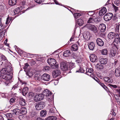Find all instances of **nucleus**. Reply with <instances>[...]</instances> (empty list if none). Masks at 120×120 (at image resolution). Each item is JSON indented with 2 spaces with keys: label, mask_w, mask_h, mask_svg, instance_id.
<instances>
[{
  "label": "nucleus",
  "mask_w": 120,
  "mask_h": 120,
  "mask_svg": "<svg viewBox=\"0 0 120 120\" xmlns=\"http://www.w3.org/2000/svg\"><path fill=\"white\" fill-rule=\"evenodd\" d=\"M47 62L48 64L51 66L54 65L55 68H57L58 67V65L57 64H55L56 63V61L55 59L51 58H49Z\"/></svg>",
  "instance_id": "obj_3"
},
{
  "label": "nucleus",
  "mask_w": 120,
  "mask_h": 120,
  "mask_svg": "<svg viewBox=\"0 0 120 120\" xmlns=\"http://www.w3.org/2000/svg\"><path fill=\"white\" fill-rule=\"evenodd\" d=\"M90 30L94 33L97 32L98 31L97 27L95 26L94 25V26H93Z\"/></svg>",
  "instance_id": "obj_36"
},
{
  "label": "nucleus",
  "mask_w": 120,
  "mask_h": 120,
  "mask_svg": "<svg viewBox=\"0 0 120 120\" xmlns=\"http://www.w3.org/2000/svg\"><path fill=\"white\" fill-rule=\"evenodd\" d=\"M88 15L91 16H93V17H95V14L94 11H89L88 13Z\"/></svg>",
  "instance_id": "obj_33"
},
{
  "label": "nucleus",
  "mask_w": 120,
  "mask_h": 120,
  "mask_svg": "<svg viewBox=\"0 0 120 120\" xmlns=\"http://www.w3.org/2000/svg\"><path fill=\"white\" fill-rule=\"evenodd\" d=\"M94 25L87 24L85 25V27H86L89 30H91L93 26H94Z\"/></svg>",
  "instance_id": "obj_37"
},
{
  "label": "nucleus",
  "mask_w": 120,
  "mask_h": 120,
  "mask_svg": "<svg viewBox=\"0 0 120 120\" xmlns=\"http://www.w3.org/2000/svg\"><path fill=\"white\" fill-rule=\"evenodd\" d=\"M97 82L101 86H102L104 89H105L106 90H107V89H108L107 87L106 86L104 83H102L99 81L98 79L97 78V79H95Z\"/></svg>",
  "instance_id": "obj_16"
},
{
  "label": "nucleus",
  "mask_w": 120,
  "mask_h": 120,
  "mask_svg": "<svg viewBox=\"0 0 120 120\" xmlns=\"http://www.w3.org/2000/svg\"><path fill=\"white\" fill-rule=\"evenodd\" d=\"M78 24L80 26H81L83 24V21L81 19H79L77 20Z\"/></svg>",
  "instance_id": "obj_38"
},
{
  "label": "nucleus",
  "mask_w": 120,
  "mask_h": 120,
  "mask_svg": "<svg viewBox=\"0 0 120 120\" xmlns=\"http://www.w3.org/2000/svg\"><path fill=\"white\" fill-rule=\"evenodd\" d=\"M2 78L5 80L4 81V83L6 86L8 85L10 83V80L12 78L11 76L9 75L5 74L2 76Z\"/></svg>",
  "instance_id": "obj_1"
},
{
  "label": "nucleus",
  "mask_w": 120,
  "mask_h": 120,
  "mask_svg": "<svg viewBox=\"0 0 120 120\" xmlns=\"http://www.w3.org/2000/svg\"><path fill=\"white\" fill-rule=\"evenodd\" d=\"M17 2V0H10L9 1V4L10 5H14Z\"/></svg>",
  "instance_id": "obj_27"
},
{
  "label": "nucleus",
  "mask_w": 120,
  "mask_h": 120,
  "mask_svg": "<svg viewBox=\"0 0 120 120\" xmlns=\"http://www.w3.org/2000/svg\"><path fill=\"white\" fill-rule=\"evenodd\" d=\"M15 99L14 98H11L10 100V102L13 103L15 101Z\"/></svg>",
  "instance_id": "obj_62"
},
{
  "label": "nucleus",
  "mask_w": 120,
  "mask_h": 120,
  "mask_svg": "<svg viewBox=\"0 0 120 120\" xmlns=\"http://www.w3.org/2000/svg\"><path fill=\"white\" fill-rule=\"evenodd\" d=\"M22 114L21 113V114L19 115V119L20 120H22Z\"/></svg>",
  "instance_id": "obj_63"
},
{
  "label": "nucleus",
  "mask_w": 120,
  "mask_h": 120,
  "mask_svg": "<svg viewBox=\"0 0 120 120\" xmlns=\"http://www.w3.org/2000/svg\"><path fill=\"white\" fill-rule=\"evenodd\" d=\"M38 96H39L38 95H35L34 98V100L36 101H39V99H38Z\"/></svg>",
  "instance_id": "obj_48"
},
{
  "label": "nucleus",
  "mask_w": 120,
  "mask_h": 120,
  "mask_svg": "<svg viewBox=\"0 0 120 120\" xmlns=\"http://www.w3.org/2000/svg\"><path fill=\"white\" fill-rule=\"evenodd\" d=\"M116 50L111 49L110 51L109 54V57H112L114 56L116 53Z\"/></svg>",
  "instance_id": "obj_18"
},
{
  "label": "nucleus",
  "mask_w": 120,
  "mask_h": 120,
  "mask_svg": "<svg viewBox=\"0 0 120 120\" xmlns=\"http://www.w3.org/2000/svg\"><path fill=\"white\" fill-rule=\"evenodd\" d=\"M28 88L27 87H25L23 88V95H26L28 93Z\"/></svg>",
  "instance_id": "obj_31"
},
{
  "label": "nucleus",
  "mask_w": 120,
  "mask_h": 120,
  "mask_svg": "<svg viewBox=\"0 0 120 120\" xmlns=\"http://www.w3.org/2000/svg\"><path fill=\"white\" fill-rule=\"evenodd\" d=\"M13 112L16 115H19L21 114L22 111L19 109H16L13 110Z\"/></svg>",
  "instance_id": "obj_20"
},
{
  "label": "nucleus",
  "mask_w": 120,
  "mask_h": 120,
  "mask_svg": "<svg viewBox=\"0 0 120 120\" xmlns=\"http://www.w3.org/2000/svg\"><path fill=\"white\" fill-rule=\"evenodd\" d=\"M25 72L27 75H28L29 77L32 76L33 74V73L31 72V70H28Z\"/></svg>",
  "instance_id": "obj_28"
},
{
  "label": "nucleus",
  "mask_w": 120,
  "mask_h": 120,
  "mask_svg": "<svg viewBox=\"0 0 120 120\" xmlns=\"http://www.w3.org/2000/svg\"><path fill=\"white\" fill-rule=\"evenodd\" d=\"M44 1V0H35V2L39 4H41Z\"/></svg>",
  "instance_id": "obj_47"
},
{
  "label": "nucleus",
  "mask_w": 120,
  "mask_h": 120,
  "mask_svg": "<svg viewBox=\"0 0 120 120\" xmlns=\"http://www.w3.org/2000/svg\"><path fill=\"white\" fill-rule=\"evenodd\" d=\"M101 54L104 55H106L108 53V50L106 49H103L101 51Z\"/></svg>",
  "instance_id": "obj_34"
},
{
  "label": "nucleus",
  "mask_w": 120,
  "mask_h": 120,
  "mask_svg": "<svg viewBox=\"0 0 120 120\" xmlns=\"http://www.w3.org/2000/svg\"><path fill=\"white\" fill-rule=\"evenodd\" d=\"M4 36V34L2 33H0V38H2Z\"/></svg>",
  "instance_id": "obj_64"
},
{
  "label": "nucleus",
  "mask_w": 120,
  "mask_h": 120,
  "mask_svg": "<svg viewBox=\"0 0 120 120\" xmlns=\"http://www.w3.org/2000/svg\"><path fill=\"white\" fill-rule=\"evenodd\" d=\"M61 69L63 71L67 70L68 69V67L66 64L64 62H61L60 64Z\"/></svg>",
  "instance_id": "obj_11"
},
{
  "label": "nucleus",
  "mask_w": 120,
  "mask_h": 120,
  "mask_svg": "<svg viewBox=\"0 0 120 120\" xmlns=\"http://www.w3.org/2000/svg\"><path fill=\"white\" fill-rule=\"evenodd\" d=\"M6 116L8 118H11L12 116V114L11 113H7L6 114Z\"/></svg>",
  "instance_id": "obj_53"
},
{
  "label": "nucleus",
  "mask_w": 120,
  "mask_h": 120,
  "mask_svg": "<svg viewBox=\"0 0 120 120\" xmlns=\"http://www.w3.org/2000/svg\"><path fill=\"white\" fill-rule=\"evenodd\" d=\"M43 102H41L37 104L35 106L36 109L39 110L43 109L45 106Z\"/></svg>",
  "instance_id": "obj_6"
},
{
  "label": "nucleus",
  "mask_w": 120,
  "mask_h": 120,
  "mask_svg": "<svg viewBox=\"0 0 120 120\" xmlns=\"http://www.w3.org/2000/svg\"><path fill=\"white\" fill-rule=\"evenodd\" d=\"M106 27L105 25L103 23L100 24L98 27V29L101 32H104L106 29Z\"/></svg>",
  "instance_id": "obj_14"
},
{
  "label": "nucleus",
  "mask_w": 120,
  "mask_h": 120,
  "mask_svg": "<svg viewBox=\"0 0 120 120\" xmlns=\"http://www.w3.org/2000/svg\"><path fill=\"white\" fill-rule=\"evenodd\" d=\"M17 51L18 54L21 56H22V50L20 49L19 48L17 49Z\"/></svg>",
  "instance_id": "obj_40"
},
{
  "label": "nucleus",
  "mask_w": 120,
  "mask_h": 120,
  "mask_svg": "<svg viewBox=\"0 0 120 120\" xmlns=\"http://www.w3.org/2000/svg\"><path fill=\"white\" fill-rule=\"evenodd\" d=\"M27 111L26 107H23V114H25L26 113Z\"/></svg>",
  "instance_id": "obj_54"
},
{
  "label": "nucleus",
  "mask_w": 120,
  "mask_h": 120,
  "mask_svg": "<svg viewBox=\"0 0 120 120\" xmlns=\"http://www.w3.org/2000/svg\"><path fill=\"white\" fill-rule=\"evenodd\" d=\"M46 114V111L45 110H42L40 113V115L42 117L45 116Z\"/></svg>",
  "instance_id": "obj_29"
},
{
  "label": "nucleus",
  "mask_w": 120,
  "mask_h": 120,
  "mask_svg": "<svg viewBox=\"0 0 120 120\" xmlns=\"http://www.w3.org/2000/svg\"><path fill=\"white\" fill-rule=\"evenodd\" d=\"M115 92L118 95L120 94V88H118V89L115 90Z\"/></svg>",
  "instance_id": "obj_50"
},
{
  "label": "nucleus",
  "mask_w": 120,
  "mask_h": 120,
  "mask_svg": "<svg viewBox=\"0 0 120 120\" xmlns=\"http://www.w3.org/2000/svg\"><path fill=\"white\" fill-rule=\"evenodd\" d=\"M74 15L75 18L77 19L81 15V14L79 13H74Z\"/></svg>",
  "instance_id": "obj_39"
},
{
  "label": "nucleus",
  "mask_w": 120,
  "mask_h": 120,
  "mask_svg": "<svg viewBox=\"0 0 120 120\" xmlns=\"http://www.w3.org/2000/svg\"><path fill=\"white\" fill-rule=\"evenodd\" d=\"M78 49V46L76 44H74L72 45L71 49L74 51H76Z\"/></svg>",
  "instance_id": "obj_25"
},
{
  "label": "nucleus",
  "mask_w": 120,
  "mask_h": 120,
  "mask_svg": "<svg viewBox=\"0 0 120 120\" xmlns=\"http://www.w3.org/2000/svg\"><path fill=\"white\" fill-rule=\"evenodd\" d=\"M115 33L113 32L109 33L108 35V38L110 39H111L113 38L114 37Z\"/></svg>",
  "instance_id": "obj_23"
},
{
  "label": "nucleus",
  "mask_w": 120,
  "mask_h": 120,
  "mask_svg": "<svg viewBox=\"0 0 120 120\" xmlns=\"http://www.w3.org/2000/svg\"><path fill=\"white\" fill-rule=\"evenodd\" d=\"M41 79L44 81H48L50 78V76L49 75L45 73L42 75L41 77Z\"/></svg>",
  "instance_id": "obj_8"
},
{
  "label": "nucleus",
  "mask_w": 120,
  "mask_h": 120,
  "mask_svg": "<svg viewBox=\"0 0 120 120\" xmlns=\"http://www.w3.org/2000/svg\"><path fill=\"white\" fill-rule=\"evenodd\" d=\"M56 110L54 108H51L49 112L51 113H54L55 112Z\"/></svg>",
  "instance_id": "obj_45"
},
{
  "label": "nucleus",
  "mask_w": 120,
  "mask_h": 120,
  "mask_svg": "<svg viewBox=\"0 0 120 120\" xmlns=\"http://www.w3.org/2000/svg\"><path fill=\"white\" fill-rule=\"evenodd\" d=\"M71 54L70 51L69 50H67L65 51L64 52L63 56L65 57L69 56Z\"/></svg>",
  "instance_id": "obj_24"
},
{
  "label": "nucleus",
  "mask_w": 120,
  "mask_h": 120,
  "mask_svg": "<svg viewBox=\"0 0 120 120\" xmlns=\"http://www.w3.org/2000/svg\"><path fill=\"white\" fill-rule=\"evenodd\" d=\"M113 65H114V67H116V66L118 64V60H115L114 63H113Z\"/></svg>",
  "instance_id": "obj_55"
},
{
  "label": "nucleus",
  "mask_w": 120,
  "mask_h": 120,
  "mask_svg": "<svg viewBox=\"0 0 120 120\" xmlns=\"http://www.w3.org/2000/svg\"><path fill=\"white\" fill-rule=\"evenodd\" d=\"M107 11V10L106 8L104 7L100 11L99 13V15L100 16H102L104 15Z\"/></svg>",
  "instance_id": "obj_15"
},
{
  "label": "nucleus",
  "mask_w": 120,
  "mask_h": 120,
  "mask_svg": "<svg viewBox=\"0 0 120 120\" xmlns=\"http://www.w3.org/2000/svg\"><path fill=\"white\" fill-rule=\"evenodd\" d=\"M90 57L91 61L92 62H94L97 60V57L94 54H91Z\"/></svg>",
  "instance_id": "obj_12"
},
{
  "label": "nucleus",
  "mask_w": 120,
  "mask_h": 120,
  "mask_svg": "<svg viewBox=\"0 0 120 120\" xmlns=\"http://www.w3.org/2000/svg\"><path fill=\"white\" fill-rule=\"evenodd\" d=\"M7 71V68H4L2 69L0 71V72L2 73H4Z\"/></svg>",
  "instance_id": "obj_41"
},
{
  "label": "nucleus",
  "mask_w": 120,
  "mask_h": 120,
  "mask_svg": "<svg viewBox=\"0 0 120 120\" xmlns=\"http://www.w3.org/2000/svg\"><path fill=\"white\" fill-rule=\"evenodd\" d=\"M104 80L105 82H107L108 83H112V81L110 78L109 77H105L104 78Z\"/></svg>",
  "instance_id": "obj_26"
},
{
  "label": "nucleus",
  "mask_w": 120,
  "mask_h": 120,
  "mask_svg": "<svg viewBox=\"0 0 120 120\" xmlns=\"http://www.w3.org/2000/svg\"><path fill=\"white\" fill-rule=\"evenodd\" d=\"M112 13H107L104 16V19L106 21H108L111 19L112 17Z\"/></svg>",
  "instance_id": "obj_7"
},
{
  "label": "nucleus",
  "mask_w": 120,
  "mask_h": 120,
  "mask_svg": "<svg viewBox=\"0 0 120 120\" xmlns=\"http://www.w3.org/2000/svg\"><path fill=\"white\" fill-rule=\"evenodd\" d=\"M96 41L97 44L99 46H102L104 45V42L102 40L99 38H97Z\"/></svg>",
  "instance_id": "obj_13"
},
{
  "label": "nucleus",
  "mask_w": 120,
  "mask_h": 120,
  "mask_svg": "<svg viewBox=\"0 0 120 120\" xmlns=\"http://www.w3.org/2000/svg\"><path fill=\"white\" fill-rule=\"evenodd\" d=\"M29 96L30 98L34 96V94L32 92L29 93Z\"/></svg>",
  "instance_id": "obj_59"
},
{
  "label": "nucleus",
  "mask_w": 120,
  "mask_h": 120,
  "mask_svg": "<svg viewBox=\"0 0 120 120\" xmlns=\"http://www.w3.org/2000/svg\"><path fill=\"white\" fill-rule=\"evenodd\" d=\"M109 86L111 88H116L117 87V85H113L112 84H109Z\"/></svg>",
  "instance_id": "obj_52"
},
{
  "label": "nucleus",
  "mask_w": 120,
  "mask_h": 120,
  "mask_svg": "<svg viewBox=\"0 0 120 120\" xmlns=\"http://www.w3.org/2000/svg\"><path fill=\"white\" fill-rule=\"evenodd\" d=\"M79 53H75L73 56V58L74 59H79Z\"/></svg>",
  "instance_id": "obj_35"
},
{
  "label": "nucleus",
  "mask_w": 120,
  "mask_h": 120,
  "mask_svg": "<svg viewBox=\"0 0 120 120\" xmlns=\"http://www.w3.org/2000/svg\"><path fill=\"white\" fill-rule=\"evenodd\" d=\"M115 76L117 77L120 76V68H117L115 71Z\"/></svg>",
  "instance_id": "obj_19"
},
{
  "label": "nucleus",
  "mask_w": 120,
  "mask_h": 120,
  "mask_svg": "<svg viewBox=\"0 0 120 120\" xmlns=\"http://www.w3.org/2000/svg\"><path fill=\"white\" fill-rule=\"evenodd\" d=\"M116 30V32H118L119 31V24H116L115 26Z\"/></svg>",
  "instance_id": "obj_44"
},
{
  "label": "nucleus",
  "mask_w": 120,
  "mask_h": 120,
  "mask_svg": "<svg viewBox=\"0 0 120 120\" xmlns=\"http://www.w3.org/2000/svg\"><path fill=\"white\" fill-rule=\"evenodd\" d=\"M41 76L39 74H36L34 76V79L36 80H39Z\"/></svg>",
  "instance_id": "obj_32"
},
{
  "label": "nucleus",
  "mask_w": 120,
  "mask_h": 120,
  "mask_svg": "<svg viewBox=\"0 0 120 120\" xmlns=\"http://www.w3.org/2000/svg\"><path fill=\"white\" fill-rule=\"evenodd\" d=\"M84 72V70H83L82 68H80L79 69L78 71H76V72Z\"/></svg>",
  "instance_id": "obj_58"
},
{
  "label": "nucleus",
  "mask_w": 120,
  "mask_h": 120,
  "mask_svg": "<svg viewBox=\"0 0 120 120\" xmlns=\"http://www.w3.org/2000/svg\"><path fill=\"white\" fill-rule=\"evenodd\" d=\"M99 61L101 64H105L108 62V59L106 58H101L100 59Z\"/></svg>",
  "instance_id": "obj_17"
},
{
  "label": "nucleus",
  "mask_w": 120,
  "mask_h": 120,
  "mask_svg": "<svg viewBox=\"0 0 120 120\" xmlns=\"http://www.w3.org/2000/svg\"><path fill=\"white\" fill-rule=\"evenodd\" d=\"M112 6L113 8L115 10V11L116 12L118 9V7L116 6L114 4H113Z\"/></svg>",
  "instance_id": "obj_60"
},
{
  "label": "nucleus",
  "mask_w": 120,
  "mask_h": 120,
  "mask_svg": "<svg viewBox=\"0 0 120 120\" xmlns=\"http://www.w3.org/2000/svg\"><path fill=\"white\" fill-rule=\"evenodd\" d=\"M30 65H34L35 63V62L33 60H31L30 61Z\"/></svg>",
  "instance_id": "obj_57"
},
{
  "label": "nucleus",
  "mask_w": 120,
  "mask_h": 120,
  "mask_svg": "<svg viewBox=\"0 0 120 120\" xmlns=\"http://www.w3.org/2000/svg\"><path fill=\"white\" fill-rule=\"evenodd\" d=\"M110 114L112 115L113 117H114L116 115V114L115 113L113 110L111 111Z\"/></svg>",
  "instance_id": "obj_61"
},
{
  "label": "nucleus",
  "mask_w": 120,
  "mask_h": 120,
  "mask_svg": "<svg viewBox=\"0 0 120 120\" xmlns=\"http://www.w3.org/2000/svg\"><path fill=\"white\" fill-rule=\"evenodd\" d=\"M43 70L46 71L49 70L50 69V68L48 66H45L43 68Z\"/></svg>",
  "instance_id": "obj_49"
},
{
  "label": "nucleus",
  "mask_w": 120,
  "mask_h": 120,
  "mask_svg": "<svg viewBox=\"0 0 120 120\" xmlns=\"http://www.w3.org/2000/svg\"><path fill=\"white\" fill-rule=\"evenodd\" d=\"M115 38V41L116 43H118L119 42V41L120 38L119 37V36L118 35V34L116 33L114 35V38Z\"/></svg>",
  "instance_id": "obj_22"
},
{
  "label": "nucleus",
  "mask_w": 120,
  "mask_h": 120,
  "mask_svg": "<svg viewBox=\"0 0 120 120\" xmlns=\"http://www.w3.org/2000/svg\"><path fill=\"white\" fill-rule=\"evenodd\" d=\"M86 73L87 75L90 76L91 77L93 78L94 80L97 79V78L94 76L93 74V69L91 68H87L86 69Z\"/></svg>",
  "instance_id": "obj_4"
},
{
  "label": "nucleus",
  "mask_w": 120,
  "mask_h": 120,
  "mask_svg": "<svg viewBox=\"0 0 120 120\" xmlns=\"http://www.w3.org/2000/svg\"><path fill=\"white\" fill-rule=\"evenodd\" d=\"M25 66L23 67V69H24V71L25 72H26V70H25V69L27 68L29 66V65L28 63H27L25 64Z\"/></svg>",
  "instance_id": "obj_56"
},
{
  "label": "nucleus",
  "mask_w": 120,
  "mask_h": 120,
  "mask_svg": "<svg viewBox=\"0 0 120 120\" xmlns=\"http://www.w3.org/2000/svg\"><path fill=\"white\" fill-rule=\"evenodd\" d=\"M95 45L93 42H91L88 45V47L90 50H93L94 48Z\"/></svg>",
  "instance_id": "obj_21"
},
{
  "label": "nucleus",
  "mask_w": 120,
  "mask_h": 120,
  "mask_svg": "<svg viewBox=\"0 0 120 120\" xmlns=\"http://www.w3.org/2000/svg\"><path fill=\"white\" fill-rule=\"evenodd\" d=\"M57 119L56 117L54 116H49L47 119V120H56Z\"/></svg>",
  "instance_id": "obj_30"
},
{
  "label": "nucleus",
  "mask_w": 120,
  "mask_h": 120,
  "mask_svg": "<svg viewBox=\"0 0 120 120\" xmlns=\"http://www.w3.org/2000/svg\"><path fill=\"white\" fill-rule=\"evenodd\" d=\"M29 53H27L26 52L23 51V56L24 57H29Z\"/></svg>",
  "instance_id": "obj_51"
},
{
  "label": "nucleus",
  "mask_w": 120,
  "mask_h": 120,
  "mask_svg": "<svg viewBox=\"0 0 120 120\" xmlns=\"http://www.w3.org/2000/svg\"><path fill=\"white\" fill-rule=\"evenodd\" d=\"M101 20V18L98 17L96 18H90L87 21L88 23H94L95 22L98 23Z\"/></svg>",
  "instance_id": "obj_2"
},
{
  "label": "nucleus",
  "mask_w": 120,
  "mask_h": 120,
  "mask_svg": "<svg viewBox=\"0 0 120 120\" xmlns=\"http://www.w3.org/2000/svg\"><path fill=\"white\" fill-rule=\"evenodd\" d=\"M42 93V95H44L45 98L49 99L50 98L49 97L52 94V92L48 89L44 90Z\"/></svg>",
  "instance_id": "obj_5"
},
{
  "label": "nucleus",
  "mask_w": 120,
  "mask_h": 120,
  "mask_svg": "<svg viewBox=\"0 0 120 120\" xmlns=\"http://www.w3.org/2000/svg\"><path fill=\"white\" fill-rule=\"evenodd\" d=\"M11 21V18H9V17H8L6 19V21L5 23L7 25L8 24H9Z\"/></svg>",
  "instance_id": "obj_46"
},
{
  "label": "nucleus",
  "mask_w": 120,
  "mask_h": 120,
  "mask_svg": "<svg viewBox=\"0 0 120 120\" xmlns=\"http://www.w3.org/2000/svg\"><path fill=\"white\" fill-rule=\"evenodd\" d=\"M83 36L85 39L87 40H89L90 38L88 34H84Z\"/></svg>",
  "instance_id": "obj_43"
},
{
  "label": "nucleus",
  "mask_w": 120,
  "mask_h": 120,
  "mask_svg": "<svg viewBox=\"0 0 120 120\" xmlns=\"http://www.w3.org/2000/svg\"><path fill=\"white\" fill-rule=\"evenodd\" d=\"M38 95L39 96L38 97L39 101L41 100L44 98H45V97L44 95H42V94H40Z\"/></svg>",
  "instance_id": "obj_42"
},
{
  "label": "nucleus",
  "mask_w": 120,
  "mask_h": 120,
  "mask_svg": "<svg viewBox=\"0 0 120 120\" xmlns=\"http://www.w3.org/2000/svg\"><path fill=\"white\" fill-rule=\"evenodd\" d=\"M0 60H1V62H3V64L2 65H4V66L5 67L8 66V65L6 64L7 60H6L7 58L3 54H1L0 55Z\"/></svg>",
  "instance_id": "obj_9"
},
{
  "label": "nucleus",
  "mask_w": 120,
  "mask_h": 120,
  "mask_svg": "<svg viewBox=\"0 0 120 120\" xmlns=\"http://www.w3.org/2000/svg\"><path fill=\"white\" fill-rule=\"evenodd\" d=\"M60 74V71L59 70L56 69L53 71L52 76L53 78H55L58 76Z\"/></svg>",
  "instance_id": "obj_10"
}]
</instances>
